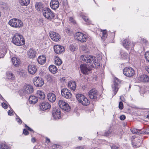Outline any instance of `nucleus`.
I'll return each mask as SVG.
<instances>
[{
  "mask_svg": "<svg viewBox=\"0 0 149 149\" xmlns=\"http://www.w3.org/2000/svg\"><path fill=\"white\" fill-rule=\"evenodd\" d=\"M68 86L72 90L74 91L76 89V85L74 81H70L68 82Z\"/></svg>",
  "mask_w": 149,
  "mask_h": 149,
  "instance_id": "nucleus-29",
  "label": "nucleus"
},
{
  "mask_svg": "<svg viewBox=\"0 0 149 149\" xmlns=\"http://www.w3.org/2000/svg\"><path fill=\"white\" fill-rule=\"evenodd\" d=\"M36 52L35 49H30L27 52L28 56L30 58H33L36 56Z\"/></svg>",
  "mask_w": 149,
  "mask_h": 149,
  "instance_id": "nucleus-22",
  "label": "nucleus"
},
{
  "mask_svg": "<svg viewBox=\"0 0 149 149\" xmlns=\"http://www.w3.org/2000/svg\"><path fill=\"white\" fill-rule=\"evenodd\" d=\"M79 139L80 140H81L82 139V137H79Z\"/></svg>",
  "mask_w": 149,
  "mask_h": 149,
  "instance_id": "nucleus-63",
  "label": "nucleus"
},
{
  "mask_svg": "<svg viewBox=\"0 0 149 149\" xmlns=\"http://www.w3.org/2000/svg\"><path fill=\"white\" fill-rule=\"evenodd\" d=\"M81 72L84 74H89L92 68L89 67V65L85 64H81L80 66Z\"/></svg>",
  "mask_w": 149,
  "mask_h": 149,
  "instance_id": "nucleus-10",
  "label": "nucleus"
},
{
  "mask_svg": "<svg viewBox=\"0 0 149 149\" xmlns=\"http://www.w3.org/2000/svg\"><path fill=\"white\" fill-rule=\"evenodd\" d=\"M49 36L52 40L55 42L58 41L60 39V36L59 34L54 31H50Z\"/></svg>",
  "mask_w": 149,
  "mask_h": 149,
  "instance_id": "nucleus-17",
  "label": "nucleus"
},
{
  "mask_svg": "<svg viewBox=\"0 0 149 149\" xmlns=\"http://www.w3.org/2000/svg\"><path fill=\"white\" fill-rule=\"evenodd\" d=\"M35 8L38 11H42V12L44 8L43 4L40 2L36 3L35 4Z\"/></svg>",
  "mask_w": 149,
  "mask_h": 149,
  "instance_id": "nucleus-27",
  "label": "nucleus"
},
{
  "mask_svg": "<svg viewBox=\"0 0 149 149\" xmlns=\"http://www.w3.org/2000/svg\"><path fill=\"white\" fill-rule=\"evenodd\" d=\"M81 59L86 63H89V65H90L92 68H95L100 66V64L97 61L96 62L97 58L93 56L88 55H82L81 57Z\"/></svg>",
  "mask_w": 149,
  "mask_h": 149,
  "instance_id": "nucleus-1",
  "label": "nucleus"
},
{
  "mask_svg": "<svg viewBox=\"0 0 149 149\" xmlns=\"http://www.w3.org/2000/svg\"><path fill=\"white\" fill-rule=\"evenodd\" d=\"M118 107H119V108L120 109H123V103L122 102H120L119 103Z\"/></svg>",
  "mask_w": 149,
  "mask_h": 149,
  "instance_id": "nucleus-47",
  "label": "nucleus"
},
{
  "mask_svg": "<svg viewBox=\"0 0 149 149\" xmlns=\"http://www.w3.org/2000/svg\"><path fill=\"white\" fill-rule=\"evenodd\" d=\"M120 118L121 120H124L125 119V116L124 115H122L120 116Z\"/></svg>",
  "mask_w": 149,
  "mask_h": 149,
  "instance_id": "nucleus-52",
  "label": "nucleus"
},
{
  "mask_svg": "<svg viewBox=\"0 0 149 149\" xmlns=\"http://www.w3.org/2000/svg\"><path fill=\"white\" fill-rule=\"evenodd\" d=\"M46 61V59L44 55L39 56L38 59V63L40 65H43Z\"/></svg>",
  "mask_w": 149,
  "mask_h": 149,
  "instance_id": "nucleus-25",
  "label": "nucleus"
},
{
  "mask_svg": "<svg viewBox=\"0 0 149 149\" xmlns=\"http://www.w3.org/2000/svg\"><path fill=\"white\" fill-rule=\"evenodd\" d=\"M55 62V64L58 65H60L62 63L61 60L58 57H56V58Z\"/></svg>",
  "mask_w": 149,
  "mask_h": 149,
  "instance_id": "nucleus-39",
  "label": "nucleus"
},
{
  "mask_svg": "<svg viewBox=\"0 0 149 149\" xmlns=\"http://www.w3.org/2000/svg\"><path fill=\"white\" fill-rule=\"evenodd\" d=\"M50 5L51 8L55 10L59 7V3L57 0H52L50 2Z\"/></svg>",
  "mask_w": 149,
  "mask_h": 149,
  "instance_id": "nucleus-19",
  "label": "nucleus"
},
{
  "mask_svg": "<svg viewBox=\"0 0 149 149\" xmlns=\"http://www.w3.org/2000/svg\"><path fill=\"white\" fill-rule=\"evenodd\" d=\"M13 113V110H10L8 112V115L9 116H11L12 115Z\"/></svg>",
  "mask_w": 149,
  "mask_h": 149,
  "instance_id": "nucleus-55",
  "label": "nucleus"
},
{
  "mask_svg": "<svg viewBox=\"0 0 149 149\" xmlns=\"http://www.w3.org/2000/svg\"><path fill=\"white\" fill-rule=\"evenodd\" d=\"M34 85L36 87H41L44 84L43 79L39 77H35L33 80Z\"/></svg>",
  "mask_w": 149,
  "mask_h": 149,
  "instance_id": "nucleus-9",
  "label": "nucleus"
},
{
  "mask_svg": "<svg viewBox=\"0 0 149 149\" xmlns=\"http://www.w3.org/2000/svg\"><path fill=\"white\" fill-rule=\"evenodd\" d=\"M123 46L127 49L128 50L130 48H132L134 46L133 43H131V41L127 39H125L123 42Z\"/></svg>",
  "mask_w": 149,
  "mask_h": 149,
  "instance_id": "nucleus-14",
  "label": "nucleus"
},
{
  "mask_svg": "<svg viewBox=\"0 0 149 149\" xmlns=\"http://www.w3.org/2000/svg\"><path fill=\"white\" fill-rule=\"evenodd\" d=\"M58 105L61 109L65 111H69L70 110V107L69 105L62 100H59Z\"/></svg>",
  "mask_w": 149,
  "mask_h": 149,
  "instance_id": "nucleus-8",
  "label": "nucleus"
},
{
  "mask_svg": "<svg viewBox=\"0 0 149 149\" xmlns=\"http://www.w3.org/2000/svg\"><path fill=\"white\" fill-rule=\"evenodd\" d=\"M40 109L42 111H45L50 109L51 107V105L48 102H44L40 104Z\"/></svg>",
  "mask_w": 149,
  "mask_h": 149,
  "instance_id": "nucleus-18",
  "label": "nucleus"
},
{
  "mask_svg": "<svg viewBox=\"0 0 149 149\" xmlns=\"http://www.w3.org/2000/svg\"><path fill=\"white\" fill-rule=\"evenodd\" d=\"M52 115L55 119L60 118L61 113L60 109L58 107L54 108L52 112Z\"/></svg>",
  "mask_w": 149,
  "mask_h": 149,
  "instance_id": "nucleus-11",
  "label": "nucleus"
},
{
  "mask_svg": "<svg viewBox=\"0 0 149 149\" xmlns=\"http://www.w3.org/2000/svg\"><path fill=\"white\" fill-rule=\"evenodd\" d=\"M24 70L22 69H19L17 71V74L20 77H23L24 75Z\"/></svg>",
  "mask_w": 149,
  "mask_h": 149,
  "instance_id": "nucleus-40",
  "label": "nucleus"
},
{
  "mask_svg": "<svg viewBox=\"0 0 149 149\" xmlns=\"http://www.w3.org/2000/svg\"><path fill=\"white\" fill-rule=\"evenodd\" d=\"M102 35L101 37V38L103 40H105L107 36V31L106 30H102L101 31Z\"/></svg>",
  "mask_w": 149,
  "mask_h": 149,
  "instance_id": "nucleus-37",
  "label": "nucleus"
},
{
  "mask_svg": "<svg viewBox=\"0 0 149 149\" xmlns=\"http://www.w3.org/2000/svg\"><path fill=\"white\" fill-rule=\"evenodd\" d=\"M36 94L37 96L41 99L43 100L45 98V95L44 92L41 91H37Z\"/></svg>",
  "mask_w": 149,
  "mask_h": 149,
  "instance_id": "nucleus-30",
  "label": "nucleus"
},
{
  "mask_svg": "<svg viewBox=\"0 0 149 149\" xmlns=\"http://www.w3.org/2000/svg\"><path fill=\"white\" fill-rule=\"evenodd\" d=\"M131 132L134 134H142L140 130L136 129L135 128H132L131 129Z\"/></svg>",
  "mask_w": 149,
  "mask_h": 149,
  "instance_id": "nucleus-36",
  "label": "nucleus"
},
{
  "mask_svg": "<svg viewBox=\"0 0 149 149\" xmlns=\"http://www.w3.org/2000/svg\"><path fill=\"white\" fill-rule=\"evenodd\" d=\"M98 92L95 89H93L89 91L88 95L91 99L96 100L97 99Z\"/></svg>",
  "mask_w": 149,
  "mask_h": 149,
  "instance_id": "nucleus-13",
  "label": "nucleus"
},
{
  "mask_svg": "<svg viewBox=\"0 0 149 149\" xmlns=\"http://www.w3.org/2000/svg\"><path fill=\"white\" fill-rule=\"evenodd\" d=\"M111 149H118L117 147L114 145L111 146Z\"/></svg>",
  "mask_w": 149,
  "mask_h": 149,
  "instance_id": "nucleus-54",
  "label": "nucleus"
},
{
  "mask_svg": "<svg viewBox=\"0 0 149 149\" xmlns=\"http://www.w3.org/2000/svg\"><path fill=\"white\" fill-rule=\"evenodd\" d=\"M3 107L4 109H6L7 108V105L5 103H2L1 104Z\"/></svg>",
  "mask_w": 149,
  "mask_h": 149,
  "instance_id": "nucleus-53",
  "label": "nucleus"
},
{
  "mask_svg": "<svg viewBox=\"0 0 149 149\" xmlns=\"http://www.w3.org/2000/svg\"><path fill=\"white\" fill-rule=\"evenodd\" d=\"M28 68L29 73L32 74H35L37 70L36 66L34 65H29Z\"/></svg>",
  "mask_w": 149,
  "mask_h": 149,
  "instance_id": "nucleus-20",
  "label": "nucleus"
},
{
  "mask_svg": "<svg viewBox=\"0 0 149 149\" xmlns=\"http://www.w3.org/2000/svg\"><path fill=\"white\" fill-rule=\"evenodd\" d=\"M19 3L23 6H27L30 2V0H18Z\"/></svg>",
  "mask_w": 149,
  "mask_h": 149,
  "instance_id": "nucleus-32",
  "label": "nucleus"
},
{
  "mask_svg": "<svg viewBox=\"0 0 149 149\" xmlns=\"http://www.w3.org/2000/svg\"><path fill=\"white\" fill-rule=\"evenodd\" d=\"M141 42L143 43L145 45H147L148 44V41L146 39L144 38H142L141 40Z\"/></svg>",
  "mask_w": 149,
  "mask_h": 149,
  "instance_id": "nucleus-46",
  "label": "nucleus"
},
{
  "mask_svg": "<svg viewBox=\"0 0 149 149\" xmlns=\"http://www.w3.org/2000/svg\"><path fill=\"white\" fill-rule=\"evenodd\" d=\"M69 20L73 24H75L76 23L75 21L74 20L72 17H70L69 18Z\"/></svg>",
  "mask_w": 149,
  "mask_h": 149,
  "instance_id": "nucleus-48",
  "label": "nucleus"
},
{
  "mask_svg": "<svg viewBox=\"0 0 149 149\" xmlns=\"http://www.w3.org/2000/svg\"><path fill=\"white\" fill-rule=\"evenodd\" d=\"M12 42L17 46L22 45L25 44V40L22 36L16 33L13 36Z\"/></svg>",
  "mask_w": 149,
  "mask_h": 149,
  "instance_id": "nucleus-2",
  "label": "nucleus"
},
{
  "mask_svg": "<svg viewBox=\"0 0 149 149\" xmlns=\"http://www.w3.org/2000/svg\"><path fill=\"white\" fill-rule=\"evenodd\" d=\"M146 133L147 134H149V128H148L147 131L146 132Z\"/></svg>",
  "mask_w": 149,
  "mask_h": 149,
  "instance_id": "nucleus-61",
  "label": "nucleus"
},
{
  "mask_svg": "<svg viewBox=\"0 0 149 149\" xmlns=\"http://www.w3.org/2000/svg\"><path fill=\"white\" fill-rule=\"evenodd\" d=\"M31 141L33 143H34L36 141L35 139L34 138H33L31 139Z\"/></svg>",
  "mask_w": 149,
  "mask_h": 149,
  "instance_id": "nucleus-59",
  "label": "nucleus"
},
{
  "mask_svg": "<svg viewBox=\"0 0 149 149\" xmlns=\"http://www.w3.org/2000/svg\"><path fill=\"white\" fill-rule=\"evenodd\" d=\"M42 14L45 18L48 20H51L55 17V14L49 8H44Z\"/></svg>",
  "mask_w": 149,
  "mask_h": 149,
  "instance_id": "nucleus-4",
  "label": "nucleus"
},
{
  "mask_svg": "<svg viewBox=\"0 0 149 149\" xmlns=\"http://www.w3.org/2000/svg\"><path fill=\"white\" fill-rule=\"evenodd\" d=\"M75 149H84L81 146H79L77 147Z\"/></svg>",
  "mask_w": 149,
  "mask_h": 149,
  "instance_id": "nucleus-60",
  "label": "nucleus"
},
{
  "mask_svg": "<svg viewBox=\"0 0 149 149\" xmlns=\"http://www.w3.org/2000/svg\"><path fill=\"white\" fill-rule=\"evenodd\" d=\"M75 38L77 40L81 42H86L87 39V36L85 34L81 32L77 33L75 34Z\"/></svg>",
  "mask_w": 149,
  "mask_h": 149,
  "instance_id": "nucleus-7",
  "label": "nucleus"
},
{
  "mask_svg": "<svg viewBox=\"0 0 149 149\" xmlns=\"http://www.w3.org/2000/svg\"><path fill=\"white\" fill-rule=\"evenodd\" d=\"M49 69L50 71L53 74L56 73L57 71V67L53 65H50L49 67Z\"/></svg>",
  "mask_w": 149,
  "mask_h": 149,
  "instance_id": "nucleus-33",
  "label": "nucleus"
},
{
  "mask_svg": "<svg viewBox=\"0 0 149 149\" xmlns=\"http://www.w3.org/2000/svg\"><path fill=\"white\" fill-rule=\"evenodd\" d=\"M81 49L84 52L86 53L89 51V49L86 45H81L80 46Z\"/></svg>",
  "mask_w": 149,
  "mask_h": 149,
  "instance_id": "nucleus-38",
  "label": "nucleus"
},
{
  "mask_svg": "<svg viewBox=\"0 0 149 149\" xmlns=\"http://www.w3.org/2000/svg\"><path fill=\"white\" fill-rule=\"evenodd\" d=\"M54 52L57 54H60L64 51L63 47L60 45H56L54 47Z\"/></svg>",
  "mask_w": 149,
  "mask_h": 149,
  "instance_id": "nucleus-21",
  "label": "nucleus"
},
{
  "mask_svg": "<svg viewBox=\"0 0 149 149\" xmlns=\"http://www.w3.org/2000/svg\"><path fill=\"white\" fill-rule=\"evenodd\" d=\"M25 127H26V128L27 129L30 131H31V132H32L33 133L34 132V131L32 129H31V128H30L28 126L26 125H25Z\"/></svg>",
  "mask_w": 149,
  "mask_h": 149,
  "instance_id": "nucleus-49",
  "label": "nucleus"
},
{
  "mask_svg": "<svg viewBox=\"0 0 149 149\" xmlns=\"http://www.w3.org/2000/svg\"><path fill=\"white\" fill-rule=\"evenodd\" d=\"M145 56L147 61L149 62V52H146L145 54Z\"/></svg>",
  "mask_w": 149,
  "mask_h": 149,
  "instance_id": "nucleus-44",
  "label": "nucleus"
},
{
  "mask_svg": "<svg viewBox=\"0 0 149 149\" xmlns=\"http://www.w3.org/2000/svg\"><path fill=\"white\" fill-rule=\"evenodd\" d=\"M33 91V88L31 85H26L23 87V91L24 94L31 93Z\"/></svg>",
  "mask_w": 149,
  "mask_h": 149,
  "instance_id": "nucleus-16",
  "label": "nucleus"
},
{
  "mask_svg": "<svg viewBox=\"0 0 149 149\" xmlns=\"http://www.w3.org/2000/svg\"><path fill=\"white\" fill-rule=\"evenodd\" d=\"M134 69L130 67H127L123 70V74L127 77H131L134 74Z\"/></svg>",
  "mask_w": 149,
  "mask_h": 149,
  "instance_id": "nucleus-6",
  "label": "nucleus"
},
{
  "mask_svg": "<svg viewBox=\"0 0 149 149\" xmlns=\"http://www.w3.org/2000/svg\"><path fill=\"white\" fill-rule=\"evenodd\" d=\"M121 58L125 60L126 62H128L130 60L129 54L125 52H120Z\"/></svg>",
  "mask_w": 149,
  "mask_h": 149,
  "instance_id": "nucleus-26",
  "label": "nucleus"
},
{
  "mask_svg": "<svg viewBox=\"0 0 149 149\" xmlns=\"http://www.w3.org/2000/svg\"><path fill=\"white\" fill-rule=\"evenodd\" d=\"M146 118L149 119V114L147 116Z\"/></svg>",
  "mask_w": 149,
  "mask_h": 149,
  "instance_id": "nucleus-62",
  "label": "nucleus"
},
{
  "mask_svg": "<svg viewBox=\"0 0 149 149\" xmlns=\"http://www.w3.org/2000/svg\"><path fill=\"white\" fill-rule=\"evenodd\" d=\"M29 100L31 104H34L37 102L38 98L34 96H31L29 97Z\"/></svg>",
  "mask_w": 149,
  "mask_h": 149,
  "instance_id": "nucleus-28",
  "label": "nucleus"
},
{
  "mask_svg": "<svg viewBox=\"0 0 149 149\" xmlns=\"http://www.w3.org/2000/svg\"><path fill=\"white\" fill-rule=\"evenodd\" d=\"M23 133L25 135H27L29 134V132L26 129H24Z\"/></svg>",
  "mask_w": 149,
  "mask_h": 149,
  "instance_id": "nucleus-51",
  "label": "nucleus"
},
{
  "mask_svg": "<svg viewBox=\"0 0 149 149\" xmlns=\"http://www.w3.org/2000/svg\"><path fill=\"white\" fill-rule=\"evenodd\" d=\"M56 147V149H61V146L58 145H57V146Z\"/></svg>",
  "mask_w": 149,
  "mask_h": 149,
  "instance_id": "nucleus-57",
  "label": "nucleus"
},
{
  "mask_svg": "<svg viewBox=\"0 0 149 149\" xmlns=\"http://www.w3.org/2000/svg\"><path fill=\"white\" fill-rule=\"evenodd\" d=\"M8 24L11 26L15 28H19L23 26V23L22 21L17 18H13L10 20Z\"/></svg>",
  "mask_w": 149,
  "mask_h": 149,
  "instance_id": "nucleus-3",
  "label": "nucleus"
},
{
  "mask_svg": "<svg viewBox=\"0 0 149 149\" xmlns=\"http://www.w3.org/2000/svg\"><path fill=\"white\" fill-rule=\"evenodd\" d=\"M82 18L85 21L88 22L89 24L90 23V22L88 17L84 16H83Z\"/></svg>",
  "mask_w": 149,
  "mask_h": 149,
  "instance_id": "nucleus-45",
  "label": "nucleus"
},
{
  "mask_svg": "<svg viewBox=\"0 0 149 149\" xmlns=\"http://www.w3.org/2000/svg\"><path fill=\"white\" fill-rule=\"evenodd\" d=\"M12 61L13 63L15 66H18L20 64V60L16 57H13Z\"/></svg>",
  "mask_w": 149,
  "mask_h": 149,
  "instance_id": "nucleus-31",
  "label": "nucleus"
},
{
  "mask_svg": "<svg viewBox=\"0 0 149 149\" xmlns=\"http://www.w3.org/2000/svg\"><path fill=\"white\" fill-rule=\"evenodd\" d=\"M70 50L72 52H74V47L73 46H70Z\"/></svg>",
  "mask_w": 149,
  "mask_h": 149,
  "instance_id": "nucleus-56",
  "label": "nucleus"
},
{
  "mask_svg": "<svg viewBox=\"0 0 149 149\" xmlns=\"http://www.w3.org/2000/svg\"><path fill=\"white\" fill-rule=\"evenodd\" d=\"M138 79L141 81L144 82H149V77L146 74H143L141 75L138 78Z\"/></svg>",
  "mask_w": 149,
  "mask_h": 149,
  "instance_id": "nucleus-24",
  "label": "nucleus"
},
{
  "mask_svg": "<svg viewBox=\"0 0 149 149\" xmlns=\"http://www.w3.org/2000/svg\"><path fill=\"white\" fill-rule=\"evenodd\" d=\"M76 96L78 101L83 105L87 106L89 104V101L82 94H77L76 95Z\"/></svg>",
  "mask_w": 149,
  "mask_h": 149,
  "instance_id": "nucleus-5",
  "label": "nucleus"
},
{
  "mask_svg": "<svg viewBox=\"0 0 149 149\" xmlns=\"http://www.w3.org/2000/svg\"><path fill=\"white\" fill-rule=\"evenodd\" d=\"M17 118H16V120L19 123H22V120L20 118L17 116L16 115Z\"/></svg>",
  "mask_w": 149,
  "mask_h": 149,
  "instance_id": "nucleus-50",
  "label": "nucleus"
},
{
  "mask_svg": "<svg viewBox=\"0 0 149 149\" xmlns=\"http://www.w3.org/2000/svg\"><path fill=\"white\" fill-rule=\"evenodd\" d=\"M120 83L118 79L117 78H115L114 79L113 84L112 86L113 91L114 92V95H115L118 91L119 88L118 84Z\"/></svg>",
  "mask_w": 149,
  "mask_h": 149,
  "instance_id": "nucleus-15",
  "label": "nucleus"
},
{
  "mask_svg": "<svg viewBox=\"0 0 149 149\" xmlns=\"http://www.w3.org/2000/svg\"><path fill=\"white\" fill-rule=\"evenodd\" d=\"M61 94L63 97L66 99H70L72 96L70 91L67 88L62 89L61 90Z\"/></svg>",
  "mask_w": 149,
  "mask_h": 149,
  "instance_id": "nucleus-12",
  "label": "nucleus"
},
{
  "mask_svg": "<svg viewBox=\"0 0 149 149\" xmlns=\"http://www.w3.org/2000/svg\"><path fill=\"white\" fill-rule=\"evenodd\" d=\"M47 98L50 102H54L56 99L55 95L51 93H49L47 94Z\"/></svg>",
  "mask_w": 149,
  "mask_h": 149,
  "instance_id": "nucleus-23",
  "label": "nucleus"
},
{
  "mask_svg": "<svg viewBox=\"0 0 149 149\" xmlns=\"http://www.w3.org/2000/svg\"><path fill=\"white\" fill-rule=\"evenodd\" d=\"M112 132V130L111 129H109V130L103 134V135L105 136H109L111 134Z\"/></svg>",
  "mask_w": 149,
  "mask_h": 149,
  "instance_id": "nucleus-41",
  "label": "nucleus"
},
{
  "mask_svg": "<svg viewBox=\"0 0 149 149\" xmlns=\"http://www.w3.org/2000/svg\"><path fill=\"white\" fill-rule=\"evenodd\" d=\"M57 146V145H53L52 146V149H56V147Z\"/></svg>",
  "mask_w": 149,
  "mask_h": 149,
  "instance_id": "nucleus-58",
  "label": "nucleus"
},
{
  "mask_svg": "<svg viewBox=\"0 0 149 149\" xmlns=\"http://www.w3.org/2000/svg\"><path fill=\"white\" fill-rule=\"evenodd\" d=\"M1 149H10L6 145L3 144H2L0 147Z\"/></svg>",
  "mask_w": 149,
  "mask_h": 149,
  "instance_id": "nucleus-43",
  "label": "nucleus"
},
{
  "mask_svg": "<svg viewBox=\"0 0 149 149\" xmlns=\"http://www.w3.org/2000/svg\"><path fill=\"white\" fill-rule=\"evenodd\" d=\"M6 76L8 79H14L15 77L14 74L10 72H7Z\"/></svg>",
  "mask_w": 149,
  "mask_h": 149,
  "instance_id": "nucleus-34",
  "label": "nucleus"
},
{
  "mask_svg": "<svg viewBox=\"0 0 149 149\" xmlns=\"http://www.w3.org/2000/svg\"><path fill=\"white\" fill-rule=\"evenodd\" d=\"M142 141L141 140H138L136 143H132L133 146L136 148H138L141 146Z\"/></svg>",
  "mask_w": 149,
  "mask_h": 149,
  "instance_id": "nucleus-35",
  "label": "nucleus"
},
{
  "mask_svg": "<svg viewBox=\"0 0 149 149\" xmlns=\"http://www.w3.org/2000/svg\"><path fill=\"white\" fill-rule=\"evenodd\" d=\"M147 88L146 87H141L140 88V92L142 94L144 93L146 91V88Z\"/></svg>",
  "mask_w": 149,
  "mask_h": 149,
  "instance_id": "nucleus-42",
  "label": "nucleus"
},
{
  "mask_svg": "<svg viewBox=\"0 0 149 149\" xmlns=\"http://www.w3.org/2000/svg\"><path fill=\"white\" fill-rule=\"evenodd\" d=\"M0 98H1V99L2 100L3 99V97H2L1 95H0Z\"/></svg>",
  "mask_w": 149,
  "mask_h": 149,
  "instance_id": "nucleus-64",
  "label": "nucleus"
}]
</instances>
